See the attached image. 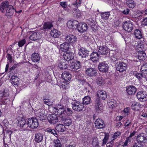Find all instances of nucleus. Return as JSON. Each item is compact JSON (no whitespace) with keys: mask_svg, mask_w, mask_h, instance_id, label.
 Listing matches in <instances>:
<instances>
[{"mask_svg":"<svg viewBox=\"0 0 147 147\" xmlns=\"http://www.w3.org/2000/svg\"><path fill=\"white\" fill-rule=\"evenodd\" d=\"M136 96L138 100L141 102H144L147 100V93L145 91L138 92Z\"/></svg>","mask_w":147,"mask_h":147,"instance_id":"obj_4","label":"nucleus"},{"mask_svg":"<svg viewBox=\"0 0 147 147\" xmlns=\"http://www.w3.org/2000/svg\"><path fill=\"white\" fill-rule=\"evenodd\" d=\"M81 67V63L79 61L75 60L72 62L69 67V69L73 71L80 68Z\"/></svg>","mask_w":147,"mask_h":147,"instance_id":"obj_5","label":"nucleus"},{"mask_svg":"<svg viewBox=\"0 0 147 147\" xmlns=\"http://www.w3.org/2000/svg\"><path fill=\"white\" fill-rule=\"evenodd\" d=\"M26 40L25 39H22L18 43V45L19 47H22L26 43Z\"/></svg>","mask_w":147,"mask_h":147,"instance_id":"obj_54","label":"nucleus"},{"mask_svg":"<svg viewBox=\"0 0 147 147\" xmlns=\"http://www.w3.org/2000/svg\"><path fill=\"white\" fill-rule=\"evenodd\" d=\"M28 130L29 127L32 129L36 128L38 125V119L34 117L29 118L27 121Z\"/></svg>","mask_w":147,"mask_h":147,"instance_id":"obj_2","label":"nucleus"},{"mask_svg":"<svg viewBox=\"0 0 147 147\" xmlns=\"http://www.w3.org/2000/svg\"><path fill=\"white\" fill-rule=\"evenodd\" d=\"M134 25L132 22L125 21L122 24L123 29L128 32H131L133 29Z\"/></svg>","mask_w":147,"mask_h":147,"instance_id":"obj_6","label":"nucleus"},{"mask_svg":"<svg viewBox=\"0 0 147 147\" xmlns=\"http://www.w3.org/2000/svg\"><path fill=\"white\" fill-rule=\"evenodd\" d=\"M110 11L102 12L100 13L102 18L104 20L108 19L110 16Z\"/></svg>","mask_w":147,"mask_h":147,"instance_id":"obj_43","label":"nucleus"},{"mask_svg":"<svg viewBox=\"0 0 147 147\" xmlns=\"http://www.w3.org/2000/svg\"><path fill=\"white\" fill-rule=\"evenodd\" d=\"M132 109L134 110L137 111L139 110V107H138L137 102H134L131 105Z\"/></svg>","mask_w":147,"mask_h":147,"instance_id":"obj_49","label":"nucleus"},{"mask_svg":"<svg viewBox=\"0 0 147 147\" xmlns=\"http://www.w3.org/2000/svg\"><path fill=\"white\" fill-rule=\"evenodd\" d=\"M98 52L100 54L107 55L109 52V50L106 46H100L99 47Z\"/></svg>","mask_w":147,"mask_h":147,"instance_id":"obj_32","label":"nucleus"},{"mask_svg":"<svg viewBox=\"0 0 147 147\" xmlns=\"http://www.w3.org/2000/svg\"><path fill=\"white\" fill-rule=\"evenodd\" d=\"M18 125L22 127L24 130H28L27 123L24 118H21L18 120Z\"/></svg>","mask_w":147,"mask_h":147,"instance_id":"obj_14","label":"nucleus"},{"mask_svg":"<svg viewBox=\"0 0 147 147\" xmlns=\"http://www.w3.org/2000/svg\"><path fill=\"white\" fill-rule=\"evenodd\" d=\"M114 145V142L113 140H111L106 144V147H113Z\"/></svg>","mask_w":147,"mask_h":147,"instance_id":"obj_59","label":"nucleus"},{"mask_svg":"<svg viewBox=\"0 0 147 147\" xmlns=\"http://www.w3.org/2000/svg\"><path fill=\"white\" fill-rule=\"evenodd\" d=\"M72 105L73 109L75 111H84L85 110L84 105L79 101H75L72 103Z\"/></svg>","mask_w":147,"mask_h":147,"instance_id":"obj_3","label":"nucleus"},{"mask_svg":"<svg viewBox=\"0 0 147 147\" xmlns=\"http://www.w3.org/2000/svg\"><path fill=\"white\" fill-rule=\"evenodd\" d=\"M95 126L97 129H102L105 127V124L103 120L101 119H96L95 122Z\"/></svg>","mask_w":147,"mask_h":147,"instance_id":"obj_17","label":"nucleus"},{"mask_svg":"<svg viewBox=\"0 0 147 147\" xmlns=\"http://www.w3.org/2000/svg\"><path fill=\"white\" fill-rule=\"evenodd\" d=\"M133 75L135 76L140 81L142 80L143 78L145 79L146 78V74H144L142 72L138 73L137 72H134Z\"/></svg>","mask_w":147,"mask_h":147,"instance_id":"obj_33","label":"nucleus"},{"mask_svg":"<svg viewBox=\"0 0 147 147\" xmlns=\"http://www.w3.org/2000/svg\"><path fill=\"white\" fill-rule=\"evenodd\" d=\"M48 121L51 124H55L59 121L58 116L56 114H52L49 115L47 117Z\"/></svg>","mask_w":147,"mask_h":147,"instance_id":"obj_10","label":"nucleus"},{"mask_svg":"<svg viewBox=\"0 0 147 147\" xmlns=\"http://www.w3.org/2000/svg\"><path fill=\"white\" fill-rule=\"evenodd\" d=\"M55 129L58 132H63L65 129V127L63 124H59L56 126Z\"/></svg>","mask_w":147,"mask_h":147,"instance_id":"obj_39","label":"nucleus"},{"mask_svg":"<svg viewBox=\"0 0 147 147\" xmlns=\"http://www.w3.org/2000/svg\"><path fill=\"white\" fill-rule=\"evenodd\" d=\"M132 147H144V146L142 144L137 142L134 143Z\"/></svg>","mask_w":147,"mask_h":147,"instance_id":"obj_58","label":"nucleus"},{"mask_svg":"<svg viewBox=\"0 0 147 147\" xmlns=\"http://www.w3.org/2000/svg\"><path fill=\"white\" fill-rule=\"evenodd\" d=\"M6 57L7 59L8 62H7V64L6 65L5 68V71L6 72H7L8 70L9 66V63H11L13 60V57L11 54L7 53Z\"/></svg>","mask_w":147,"mask_h":147,"instance_id":"obj_29","label":"nucleus"},{"mask_svg":"<svg viewBox=\"0 0 147 147\" xmlns=\"http://www.w3.org/2000/svg\"><path fill=\"white\" fill-rule=\"evenodd\" d=\"M50 34L54 37L57 38L59 37L60 35V32L56 29L53 30L51 31Z\"/></svg>","mask_w":147,"mask_h":147,"instance_id":"obj_41","label":"nucleus"},{"mask_svg":"<svg viewBox=\"0 0 147 147\" xmlns=\"http://www.w3.org/2000/svg\"><path fill=\"white\" fill-rule=\"evenodd\" d=\"M97 96L102 100H105L107 98V95L105 91L102 90L98 91L97 93Z\"/></svg>","mask_w":147,"mask_h":147,"instance_id":"obj_25","label":"nucleus"},{"mask_svg":"<svg viewBox=\"0 0 147 147\" xmlns=\"http://www.w3.org/2000/svg\"><path fill=\"white\" fill-rule=\"evenodd\" d=\"M59 68L61 70H64L67 67V64L65 62L61 61L59 63L58 65Z\"/></svg>","mask_w":147,"mask_h":147,"instance_id":"obj_42","label":"nucleus"},{"mask_svg":"<svg viewBox=\"0 0 147 147\" xmlns=\"http://www.w3.org/2000/svg\"><path fill=\"white\" fill-rule=\"evenodd\" d=\"M67 3L66 2H61L60 3V5L64 8L65 10L68 5H67Z\"/></svg>","mask_w":147,"mask_h":147,"instance_id":"obj_57","label":"nucleus"},{"mask_svg":"<svg viewBox=\"0 0 147 147\" xmlns=\"http://www.w3.org/2000/svg\"><path fill=\"white\" fill-rule=\"evenodd\" d=\"M81 1L80 0H76V1L74 2V4H75L78 7V6L80 5L81 3Z\"/></svg>","mask_w":147,"mask_h":147,"instance_id":"obj_60","label":"nucleus"},{"mask_svg":"<svg viewBox=\"0 0 147 147\" xmlns=\"http://www.w3.org/2000/svg\"><path fill=\"white\" fill-rule=\"evenodd\" d=\"M95 111L98 113H101L103 110L102 105L98 98L96 99L94 102Z\"/></svg>","mask_w":147,"mask_h":147,"instance_id":"obj_8","label":"nucleus"},{"mask_svg":"<svg viewBox=\"0 0 147 147\" xmlns=\"http://www.w3.org/2000/svg\"><path fill=\"white\" fill-rule=\"evenodd\" d=\"M76 37L72 34H69L67 35L65 38V41L69 44L71 43H74L77 41Z\"/></svg>","mask_w":147,"mask_h":147,"instance_id":"obj_13","label":"nucleus"},{"mask_svg":"<svg viewBox=\"0 0 147 147\" xmlns=\"http://www.w3.org/2000/svg\"><path fill=\"white\" fill-rule=\"evenodd\" d=\"M53 26V25L52 23L49 22H46L43 24L42 27V29L43 30H46L47 29H51Z\"/></svg>","mask_w":147,"mask_h":147,"instance_id":"obj_36","label":"nucleus"},{"mask_svg":"<svg viewBox=\"0 0 147 147\" xmlns=\"http://www.w3.org/2000/svg\"><path fill=\"white\" fill-rule=\"evenodd\" d=\"M48 132L53 134L55 136L57 135L56 132L54 129H49L48 130Z\"/></svg>","mask_w":147,"mask_h":147,"instance_id":"obj_61","label":"nucleus"},{"mask_svg":"<svg viewBox=\"0 0 147 147\" xmlns=\"http://www.w3.org/2000/svg\"><path fill=\"white\" fill-rule=\"evenodd\" d=\"M43 136V134L41 133H36L35 135L34 141L36 142L39 143L42 141Z\"/></svg>","mask_w":147,"mask_h":147,"instance_id":"obj_24","label":"nucleus"},{"mask_svg":"<svg viewBox=\"0 0 147 147\" xmlns=\"http://www.w3.org/2000/svg\"><path fill=\"white\" fill-rule=\"evenodd\" d=\"M86 75L90 77L96 76L97 74L96 69L92 67L87 68L85 71Z\"/></svg>","mask_w":147,"mask_h":147,"instance_id":"obj_9","label":"nucleus"},{"mask_svg":"<svg viewBox=\"0 0 147 147\" xmlns=\"http://www.w3.org/2000/svg\"><path fill=\"white\" fill-rule=\"evenodd\" d=\"M131 122L128 120H127L125 123V127L131 126Z\"/></svg>","mask_w":147,"mask_h":147,"instance_id":"obj_64","label":"nucleus"},{"mask_svg":"<svg viewBox=\"0 0 147 147\" xmlns=\"http://www.w3.org/2000/svg\"><path fill=\"white\" fill-rule=\"evenodd\" d=\"M109 68L108 64L105 61L99 63L98 65V69L100 72H107Z\"/></svg>","mask_w":147,"mask_h":147,"instance_id":"obj_7","label":"nucleus"},{"mask_svg":"<svg viewBox=\"0 0 147 147\" xmlns=\"http://www.w3.org/2000/svg\"><path fill=\"white\" fill-rule=\"evenodd\" d=\"M63 78L66 82H69L71 80V75L68 71H64L62 74Z\"/></svg>","mask_w":147,"mask_h":147,"instance_id":"obj_22","label":"nucleus"},{"mask_svg":"<svg viewBox=\"0 0 147 147\" xmlns=\"http://www.w3.org/2000/svg\"><path fill=\"white\" fill-rule=\"evenodd\" d=\"M41 34L39 32H33L30 36V39L32 40H36L41 38Z\"/></svg>","mask_w":147,"mask_h":147,"instance_id":"obj_23","label":"nucleus"},{"mask_svg":"<svg viewBox=\"0 0 147 147\" xmlns=\"http://www.w3.org/2000/svg\"><path fill=\"white\" fill-rule=\"evenodd\" d=\"M115 102L113 100H111V101L109 100L108 102V105L109 107L113 108L115 106Z\"/></svg>","mask_w":147,"mask_h":147,"instance_id":"obj_48","label":"nucleus"},{"mask_svg":"<svg viewBox=\"0 0 147 147\" xmlns=\"http://www.w3.org/2000/svg\"><path fill=\"white\" fill-rule=\"evenodd\" d=\"M109 138V134H106L105 135L104 139L102 140V146H103V145L105 144L107 142L108 139Z\"/></svg>","mask_w":147,"mask_h":147,"instance_id":"obj_51","label":"nucleus"},{"mask_svg":"<svg viewBox=\"0 0 147 147\" xmlns=\"http://www.w3.org/2000/svg\"><path fill=\"white\" fill-rule=\"evenodd\" d=\"M55 112L59 116L61 121L66 126L70 125L72 123L71 119L67 116H71L73 112L71 109L64 107L61 104H58L54 107Z\"/></svg>","mask_w":147,"mask_h":147,"instance_id":"obj_1","label":"nucleus"},{"mask_svg":"<svg viewBox=\"0 0 147 147\" xmlns=\"http://www.w3.org/2000/svg\"><path fill=\"white\" fill-rule=\"evenodd\" d=\"M63 57L65 59L64 61L66 60L68 61L74 59V54L72 52L68 51L64 52Z\"/></svg>","mask_w":147,"mask_h":147,"instance_id":"obj_12","label":"nucleus"},{"mask_svg":"<svg viewBox=\"0 0 147 147\" xmlns=\"http://www.w3.org/2000/svg\"><path fill=\"white\" fill-rule=\"evenodd\" d=\"M21 63H17V64H14L13 66L11 67L10 68V71H11L13 70H14L16 69L19 67L20 64Z\"/></svg>","mask_w":147,"mask_h":147,"instance_id":"obj_53","label":"nucleus"},{"mask_svg":"<svg viewBox=\"0 0 147 147\" xmlns=\"http://www.w3.org/2000/svg\"><path fill=\"white\" fill-rule=\"evenodd\" d=\"M37 118L40 121H42L45 119V116L43 114V110H40L39 111H36L35 113Z\"/></svg>","mask_w":147,"mask_h":147,"instance_id":"obj_26","label":"nucleus"},{"mask_svg":"<svg viewBox=\"0 0 147 147\" xmlns=\"http://www.w3.org/2000/svg\"><path fill=\"white\" fill-rule=\"evenodd\" d=\"M99 56L98 52L94 51L90 54L89 60H91L93 62L95 61H97Z\"/></svg>","mask_w":147,"mask_h":147,"instance_id":"obj_30","label":"nucleus"},{"mask_svg":"<svg viewBox=\"0 0 147 147\" xmlns=\"http://www.w3.org/2000/svg\"><path fill=\"white\" fill-rule=\"evenodd\" d=\"M9 95V91L7 89H5L0 92V98L1 100L3 97H7Z\"/></svg>","mask_w":147,"mask_h":147,"instance_id":"obj_34","label":"nucleus"},{"mask_svg":"<svg viewBox=\"0 0 147 147\" xmlns=\"http://www.w3.org/2000/svg\"><path fill=\"white\" fill-rule=\"evenodd\" d=\"M31 59L34 62H37L40 60V57L38 53H35L32 55Z\"/></svg>","mask_w":147,"mask_h":147,"instance_id":"obj_40","label":"nucleus"},{"mask_svg":"<svg viewBox=\"0 0 147 147\" xmlns=\"http://www.w3.org/2000/svg\"><path fill=\"white\" fill-rule=\"evenodd\" d=\"M127 93L130 95H134L137 91V88L132 85L127 86L126 89Z\"/></svg>","mask_w":147,"mask_h":147,"instance_id":"obj_15","label":"nucleus"},{"mask_svg":"<svg viewBox=\"0 0 147 147\" xmlns=\"http://www.w3.org/2000/svg\"><path fill=\"white\" fill-rule=\"evenodd\" d=\"M88 28L86 24L85 23H79L78 25L77 29L79 32L82 33L86 31Z\"/></svg>","mask_w":147,"mask_h":147,"instance_id":"obj_16","label":"nucleus"},{"mask_svg":"<svg viewBox=\"0 0 147 147\" xmlns=\"http://www.w3.org/2000/svg\"><path fill=\"white\" fill-rule=\"evenodd\" d=\"M86 22L91 27L94 26L96 24V21L94 18H90L87 20Z\"/></svg>","mask_w":147,"mask_h":147,"instance_id":"obj_44","label":"nucleus"},{"mask_svg":"<svg viewBox=\"0 0 147 147\" xmlns=\"http://www.w3.org/2000/svg\"><path fill=\"white\" fill-rule=\"evenodd\" d=\"M60 47V50L64 52L69 51V49H70L69 44L66 42L61 44Z\"/></svg>","mask_w":147,"mask_h":147,"instance_id":"obj_27","label":"nucleus"},{"mask_svg":"<svg viewBox=\"0 0 147 147\" xmlns=\"http://www.w3.org/2000/svg\"><path fill=\"white\" fill-rule=\"evenodd\" d=\"M127 64L124 62L120 63L118 64L116 67V69L120 72H122L126 69Z\"/></svg>","mask_w":147,"mask_h":147,"instance_id":"obj_21","label":"nucleus"},{"mask_svg":"<svg viewBox=\"0 0 147 147\" xmlns=\"http://www.w3.org/2000/svg\"><path fill=\"white\" fill-rule=\"evenodd\" d=\"M96 82L99 86L103 85L104 84V80L102 77H98L96 80Z\"/></svg>","mask_w":147,"mask_h":147,"instance_id":"obj_46","label":"nucleus"},{"mask_svg":"<svg viewBox=\"0 0 147 147\" xmlns=\"http://www.w3.org/2000/svg\"><path fill=\"white\" fill-rule=\"evenodd\" d=\"M134 34L135 37L138 39H140L142 37V34L139 30H136L134 31Z\"/></svg>","mask_w":147,"mask_h":147,"instance_id":"obj_45","label":"nucleus"},{"mask_svg":"<svg viewBox=\"0 0 147 147\" xmlns=\"http://www.w3.org/2000/svg\"><path fill=\"white\" fill-rule=\"evenodd\" d=\"M15 9L13 7L9 5L7 8L6 11V16L7 17H10L13 16L14 12Z\"/></svg>","mask_w":147,"mask_h":147,"instance_id":"obj_20","label":"nucleus"},{"mask_svg":"<svg viewBox=\"0 0 147 147\" xmlns=\"http://www.w3.org/2000/svg\"><path fill=\"white\" fill-rule=\"evenodd\" d=\"M121 134V133L119 131H117L114 133V134L113 135L112 140H115L116 138L118 136H119Z\"/></svg>","mask_w":147,"mask_h":147,"instance_id":"obj_55","label":"nucleus"},{"mask_svg":"<svg viewBox=\"0 0 147 147\" xmlns=\"http://www.w3.org/2000/svg\"><path fill=\"white\" fill-rule=\"evenodd\" d=\"M77 7L75 4H72L70 5H68L67 8L65 9L66 11L67 12L71 13L73 12L74 13L75 10H77Z\"/></svg>","mask_w":147,"mask_h":147,"instance_id":"obj_28","label":"nucleus"},{"mask_svg":"<svg viewBox=\"0 0 147 147\" xmlns=\"http://www.w3.org/2000/svg\"><path fill=\"white\" fill-rule=\"evenodd\" d=\"M138 53V58L139 60L143 61L146 58V54L144 51L139 50Z\"/></svg>","mask_w":147,"mask_h":147,"instance_id":"obj_31","label":"nucleus"},{"mask_svg":"<svg viewBox=\"0 0 147 147\" xmlns=\"http://www.w3.org/2000/svg\"><path fill=\"white\" fill-rule=\"evenodd\" d=\"M132 140L129 138L127 137L126 138V140L124 142L123 146H127L129 143H130L131 142Z\"/></svg>","mask_w":147,"mask_h":147,"instance_id":"obj_56","label":"nucleus"},{"mask_svg":"<svg viewBox=\"0 0 147 147\" xmlns=\"http://www.w3.org/2000/svg\"><path fill=\"white\" fill-rule=\"evenodd\" d=\"M78 54L82 58H86L89 56V51L84 48H82L79 49Z\"/></svg>","mask_w":147,"mask_h":147,"instance_id":"obj_19","label":"nucleus"},{"mask_svg":"<svg viewBox=\"0 0 147 147\" xmlns=\"http://www.w3.org/2000/svg\"><path fill=\"white\" fill-rule=\"evenodd\" d=\"M136 140L137 142L141 144L147 142V138L146 135L144 133L139 134L137 136Z\"/></svg>","mask_w":147,"mask_h":147,"instance_id":"obj_11","label":"nucleus"},{"mask_svg":"<svg viewBox=\"0 0 147 147\" xmlns=\"http://www.w3.org/2000/svg\"><path fill=\"white\" fill-rule=\"evenodd\" d=\"M142 24L144 26L147 25V18H145L143 19V21H142Z\"/></svg>","mask_w":147,"mask_h":147,"instance_id":"obj_63","label":"nucleus"},{"mask_svg":"<svg viewBox=\"0 0 147 147\" xmlns=\"http://www.w3.org/2000/svg\"><path fill=\"white\" fill-rule=\"evenodd\" d=\"M9 5V3L7 1H6L3 2L0 6V9L1 12H4L5 11L4 9L6 8L7 9V8Z\"/></svg>","mask_w":147,"mask_h":147,"instance_id":"obj_35","label":"nucleus"},{"mask_svg":"<svg viewBox=\"0 0 147 147\" xmlns=\"http://www.w3.org/2000/svg\"><path fill=\"white\" fill-rule=\"evenodd\" d=\"M79 23L76 20H74L73 21L69 20L67 23V26L68 28L71 29H77L78 25Z\"/></svg>","mask_w":147,"mask_h":147,"instance_id":"obj_18","label":"nucleus"},{"mask_svg":"<svg viewBox=\"0 0 147 147\" xmlns=\"http://www.w3.org/2000/svg\"><path fill=\"white\" fill-rule=\"evenodd\" d=\"M129 10L127 8L125 9L122 11L123 13L125 15L128 14L129 13Z\"/></svg>","mask_w":147,"mask_h":147,"instance_id":"obj_62","label":"nucleus"},{"mask_svg":"<svg viewBox=\"0 0 147 147\" xmlns=\"http://www.w3.org/2000/svg\"><path fill=\"white\" fill-rule=\"evenodd\" d=\"M18 78L17 76L13 75L11 76L10 79L11 83L14 85H17L19 83Z\"/></svg>","mask_w":147,"mask_h":147,"instance_id":"obj_37","label":"nucleus"},{"mask_svg":"<svg viewBox=\"0 0 147 147\" xmlns=\"http://www.w3.org/2000/svg\"><path fill=\"white\" fill-rule=\"evenodd\" d=\"M91 102L90 97L88 96H85L83 99V103H82L83 105H87L90 104Z\"/></svg>","mask_w":147,"mask_h":147,"instance_id":"obj_38","label":"nucleus"},{"mask_svg":"<svg viewBox=\"0 0 147 147\" xmlns=\"http://www.w3.org/2000/svg\"><path fill=\"white\" fill-rule=\"evenodd\" d=\"M142 68L143 69L142 70V72L144 74H146V76L147 77V64L143 65Z\"/></svg>","mask_w":147,"mask_h":147,"instance_id":"obj_50","label":"nucleus"},{"mask_svg":"<svg viewBox=\"0 0 147 147\" xmlns=\"http://www.w3.org/2000/svg\"><path fill=\"white\" fill-rule=\"evenodd\" d=\"M127 6L129 8H134L135 5L134 1L132 0H129L126 2Z\"/></svg>","mask_w":147,"mask_h":147,"instance_id":"obj_47","label":"nucleus"},{"mask_svg":"<svg viewBox=\"0 0 147 147\" xmlns=\"http://www.w3.org/2000/svg\"><path fill=\"white\" fill-rule=\"evenodd\" d=\"M55 147H61V144L60 141L58 140H57L54 142Z\"/></svg>","mask_w":147,"mask_h":147,"instance_id":"obj_52","label":"nucleus"}]
</instances>
